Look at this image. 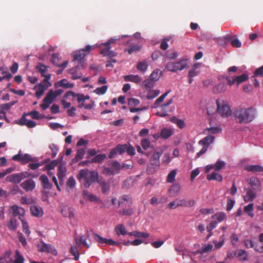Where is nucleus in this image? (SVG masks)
<instances>
[{
    "mask_svg": "<svg viewBox=\"0 0 263 263\" xmlns=\"http://www.w3.org/2000/svg\"><path fill=\"white\" fill-rule=\"evenodd\" d=\"M233 115L238 123H248L255 119L256 110L252 107L247 108L239 107L235 110Z\"/></svg>",
    "mask_w": 263,
    "mask_h": 263,
    "instance_id": "f257e3e1",
    "label": "nucleus"
},
{
    "mask_svg": "<svg viewBox=\"0 0 263 263\" xmlns=\"http://www.w3.org/2000/svg\"><path fill=\"white\" fill-rule=\"evenodd\" d=\"M100 176L95 171H89L88 169L81 170L77 176L79 181L84 180L83 184L85 188H89L92 183L97 182Z\"/></svg>",
    "mask_w": 263,
    "mask_h": 263,
    "instance_id": "f03ea898",
    "label": "nucleus"
},
{
    "mask_svg": "<svg viewBox=\"0 0 263 263\" xmlns=\"http://www.w3.org/2000/svg\"><path fill=\"white\" fill-rule=\"evenodd\" d=\"M187 65V60L186 59H181L176 62H168L165 68L170 71L176 72L184 69Z\"/></svg>",
    "mask_w": 263,
    "mask_h": 263,
    "instance_id": "7ed1b4c3",
    "label": "nucleus"
},
{
    "mask_svg": "<svg viewBox=\"0 0 263 263\" xmlns=\"http://www.w3.org/2000/svg\"><path fill=\"white\" fill-rule=\"evenodd\" d=\"M117 40L116 39L111 38L108 42L101 44L100 53L103 54V56H108L110 58L115 57L116 55V52L110 49L111 48L110 45L115 44Z\"/></svg>",
    "mask_w": 263,
    "mask_h": 263,
    "instance_id": "20e7f679",
    "label": "nucleus"
},
{
    "mask_svg": "<svg viewBox=\"0 0 263 263\" xmlns=\"http://www.w3.org/2000/svg\"><path fill=\"white\" fill-rule=\"evenodd\" d=\"M218 112L223 117H228L231 115L232 111L230 106L223 101L217 100Z\"/></svg>",
    "mask_w": 263,
    "mask_h": 263,
    "instance_id": "39448f33",
    "label": "nucleus"
},
{
    "mask_svg": "<svg viewBox=\"0 0 263 263\" xmlns=\"http://www.w3.org/2000/svg\"><path fill=\"white\" fill-rule=\"evenodd\" d=\"M12 159L13 160L18 161L23 164L36 160V158L32 157L30 154H25L23 155L21 151L17 154L14 155Z\"/></svg>",
    "mask_w": 263,
    "mask_h": 263,
    "instance_id": "423d86ee",
    "label": "nucleus"
},
{
    "mask_svg": "<svg viewBox=\"0 0 263 263\" xmlns=\"http://www.w3.org/2000/svg\"><path fill=\"white\" fill-rule=\"evenodd\" d=\"M38 250L41 252H46L52 254L53 255L58 254V251L54 246L50 244H47L42 241L41 244L37 245Z\"/></svg>",
    "mask_w": 263,
    "mask_h": 263,
    "instance_id": "0eeeda50",
    "label": "nucleus"
},
{
    "mask_svg": "<svg viewBox=\"0 0 263 263\" xmlns=\"http://www.w3.org/2000/svg\"><path fill=\"white\" fill-rule=\"evenodd\" d=\"M29 176V174L27 172H23L20 173L14 174L8 177L9 179V181L14 183H20L23 179L28 177Z\"/></svg>",
    "mask_w": 263,
    "mask_h": 263,
    "instance_id": "6e6552de",
    "label": "nucleus"
},
{
    "mask_svg": "<svg viewBox=\"0 0 263 263\" xmlns=\"http://www.w3.org/2000/svg\"><path fill=\"white\" fill-rule=\"evenodd\" d=\"M133 204L132 198L128 195H123L119 197L118 199V206L122 207L127 206L130 207Z\"/></svg>",
    "mask_w": 263,
    "mask_h": 263,
    "instance_id": "1a4fd4ad",
    "label": "nucleus"
},
{
    "mask_svg": "<svg viewBox=\"0 0 263 263\" xmlns=\"http://www.w3.org/2000/svg\"><path fill=\"white\" fill-rule=\"evenodd\" d=\"M92 47L91 46L87 45L82 50L78 51L74 54L73 56V61H78V62H80L81 60H84L85 61L84 58L86 55H87V54L84 53V51L89 53Z\"/></svg>",
    "mask_w": 263,
    "mask_h": 263,
    "instance_id": "9d476101",
    "label": "nucleus"
},
{
    "mask_svg": "<svg viewBox=\"0 0 263 263\" xmlns=\"http://www.w3.org/2000/svg\"><path fill=\"white\" fill-rule=\"evenodd\" d=\"M94 239L96 241L99 242L101 245L107 244L110 246H117L119 245V243L117 241L113 240L111 239H106L102 237L98 234H94Z\"/></svg>",
    "mask_w": 263,
    "mask_h": 263,
    "instance_id": "9b49d317",
    "label": "nucleus"
},
{
    "mask_svg": "<svg viewBox=\"0 0 263 263\" xmlns=\"http://www.w3.org/2000/svg\"><path fill=\"white\" fill-rule=\"evenodd\" d=\"M163 152L161 150L155 151L153 154L152 155L149 161L151 164L154 166V167H158L160 165L159 158Z\"/></svg>",
    "mask_w": 263,
    "mask_h": 263,
    "instance_id": "f8f14e48",
    "label": "nucleus"
},
{
    "mask_svg": "<svg viewBox=\"0 0 263 263\" xmlns=\"http://www.w3.org/2000/svg\"><path fill=\"white\" fill-rule=\"evenodd\" d=\"M101 188V192L103 194H106L109 192L110 189V182L103 179L100 176L97 182Z\"/></svg>",
    "mask_w": 263,
    "mask_h": 263,
    "instance_id": "ddd939ff",
    "label": "nucleus"
},
{
    "mask_svg": "<svg viewBox=\"0 0 263 263\" xmlns=\"http://www.w3.org/2000/svg\"><path fill=\"white\" fill-rule=\"evenodd\" d=\"M52 93L51 92H48L43 99V103L40 105L41 107L43 110L47 109L54 100V98L52 96Z\"/></svg>",
    "mask_w": 263,
    "mask_h": 263,
    "instance_id": "4468645a",
    "label": "nucleus"
},
{
    "mask_svg": "<svg viewBox=\"0 0 263 263\" xmlns=\"http://www.w3.org/2000/svg\"><path fill=\"white\" fill-rule=\"evenodd\" d=\"M21 186L26 192L31 191L34 190L35 186L34 181L32 179H28L24 181L21 184Z\"/></svg>",
    "mask_w": 263,
    "mask_h": 263,
    "instance_id": "2eb2a0df",
    "label": "nucleus"
},
{
    "mask_svg": "<svg viewBox=\"0 0 263 263\" xmlns=\"http://www.w3.org/2000/svg\"><path fill=\"white\" fill-rule=\"evenodd\" d=\"M61 213L64 217H68L70 219L74 218V214L72 209L67 205H63L62 206Z\"/></svg>",
    "mask_w": 263,
    "mask_h": 263,
    "instance_id": "dca6fc26",
    "label": "nucleus"
},
{
    "mask_svg": "<svg viewBox=\"0 0 263 263\" xmlns=\"http://www.w3.org/2000/svg\"><path fill=\"white\" fill-rule=\"evenodd\" d=\"M18 124L20 125H26L28 128H33L36 125V123L32 120H28L26 118V114L24 113L19 121Z\"/></svg>",
    "mask_w": 263,
    "mask_h": 263,
    "instance_id": "f3484780",
    "label": "nucleus"
},
{
    "mask_svg": "<svg viewBox=\"0 0 263 263\" xmlns=\"http://www.w3.org/2000/svg\"><path fill=\"white\" fill-rule=\"evenodd\" d=\"M60 59L59 58V54L58 53H53L52 55V57L51 59V62L53 64L59 67H63V68H65L68 64V61H65L64 63L61 64L59 62Z\"/></svg>",
    "mask_w": 263,
    "mask_h": 263,
    "instance_id": "a211bd4d",
    "label": "nucleus"
},
{
    "mask_svg": "<svg viewBox=\"0 0 263 263\" xmlns=\"http://www.w3.org/2000/svg\"><path fill=\"white\" fill-rule=\"evenodd\" d=\"M211 218L214 220H216L218 224L222 222L227 218V215L223 212H219L211 216Z\"/></svg>",
    "mask_w": 263,
    "mask_h": 263,
    "instance_id": "6ab92c4d",
    "label": "nucleus"
},
{
    "mask_svg": "<svg viewBox=\"0 0 263 263\" xmlns=\"http://www.w3.org/2000/svg\"><path fill=\"white\" fill-rule=\"evenodd\" d=\"M11 210L13 212V215L14 216H19L22 218H24L23 216L25 214V210L23 208L19 207L16 205H14L11 206Z\"/></svg>",
    "mask_w": 263,
    "mask_h": 263,
    "instance_id": "aec40b11",
    "label": "nucleus"
},
{
    "mask_svg": "<svg viewBox=\"0 0 263 263\" xmlns=\"http://www.w3.org/2000/svg\"><path fill=\"white\" fill-rule=\"evenodd\" d=\"M214 139L215 137L214 136L209 135L199 140L198 144L201 145L209 147L210 144L213 142Z\"/></svg>",
    "mask_w": 263,
    "mask_h": 263,
    "instance_id": "412c9836",
    "label": "nucleus"
},
{
    "mask_svg": "<svg viewBox=\"0 0 263 263\" xmlns=\"http://www.w3.org/2000/svg\"><path fill=\"white\" fill-rule=\"evenodd\" d=\"M31 214L36 217H41L43 214L42 209L36 205H32L30 208Z\"/></svg>",
    "mask_w": 263,
    "mask_h": 263,
    "instance_id": "4be33fe9",
    "label": "nucleus"
},
{
    "mask_svg": "<svg viewBox=\"0 0 263 263\" xmlns=\"http://www.w3.org/2000/svg\"><path fill=\"white\" fill-rule=\"evenodd\" d=\"M245 170L252 173L263 172V167L259 165H248L245 166Z\"/></svg>",
    "mask_w": 263,
    "mask_h": 263,
    "instance_id": "5701e85b",
    "label": "nucleus"
},
{
    "mask_svg": "<svg viewBox=\"0 0 263 263\" xmlns=\"http://www.w3.org/2000/svg\"><path fill=\"white\" fill-rule=\"evenodd\" d=\"M256 193L254 189H248L247 191L246 195L244 197V200L246 202H251L256 197Z\"/></svg>",
    "mask_w": 263,
    "mask_h": 263,
    "instance_id": "b1692460",
    "label": "nucleus"
},
{
    "mask_svg": "<svg viewBox=\"0 0 263 263\" xmlns=\"http://www.w3.org/2000/svg\"><path fill=\"white\" fill-rule=\"evenodd\" d=\"M174 133V130L170 128H163L161 129L160 136L163 139H167L170 138Z\"/></svg>",
    "mask_w": 263,
    "mask_h": 263,
    "instance_id": "393cba45",
    "label": "nucleus"
},
{
    "mask_svg": "<svg viewBox=\"0 0 263 263\" xmlns=\"http://www.w3.org/2000/svg\"><path fill=\"white\" fill-rule=\"evenodd\" d=\"M39 180L41 181L42 185L45 189H50L52 185L49 183L48 177L45 175H42L40 177Z\"/></svg>",
    "mask_w": 263,
    "mask_h": 263,
    "instance_id": "a878e982",
    "label": "nucleus"
},
{
    "mask_svg": "<svg viewBox=\"0 0 263 263\" xmlns=\"http://www.w3.org/2000/svg\"><path fill=\"white\" fill-rule=\"evenodd\" d=\"M83 196L84 199H88L91 202L98 201L99 198L96 195L89 193L87 190L83 191Z\"/></svg>",
    "mask_w": 263,
    "mask_h": 263,
    "instance_id": "bb28decb",
    "label": "nucleus"
},
{
    "mask_svg": "<svg viewBox=\"0 0 263 263\" xmlns=\"http://www.w3.org/2000/svg\"><path fill=\"white\" fill-rule=\"evenodd\" d=\"M74 86L73 83H69L65 79H63L55 84V87H62L64 88H72Z\"/></svg>",
    "mask_w": 263,
    "mask_h": 263,
    "instance_id": "cd10ccee",
    "label": "nucleus"
},
{
    "mask_svg": "<svg viewBox=\"0 0 263 263\" xmlns=\"http://www.w3.org/2000/svg\"><path fill=\"white\" fill-rule=\"evenodd\" d=\"M227 85L223 83H220L213 88V92L214 93L218 94L223 92L226 90Z\"/></svg>",
    "mask_w": 263,
    "mask_h": 263,
    "instance_id": "c85d7f7f",
    "label": "nucleus"
},
{
    "mask_svg": "<svg viewBox=\"0 0 263 263\" xmlns=\"http://www.w3.org/2000/svg\"><path fill=\"white\" fill-rule=\"evenodd\" d=\"M85 153V151L84 149H79L77 152V154L75 157L73 158L71 160L72 163H76L78 162L80 160L82 159L83 158Z\"/></svg>",
    "mask_w": 263,
    "mask_h": 263,
    "instance_id": "c756f323",
    "label": "nucleus"
},
{
    "mask_svg": "<svg viewBox=\"0 0 263 263\" xmlns=\"http://www.w3.org/2000/svg\"><path fill=\"white\" fill-rule=\"evenodd\" d=\"M66 168L65 166L60 164L58 168V177L60 181L63 180L66 175Z\"/></svg>",
    "mask_w": 263,
    "mask_h": 263,
    "instance_id": "7c9ffc66",
    "label": "nucleus"
},
{
    "mask_svg": "<svg viewBox=\"0 0 263 263\" xmlns=\"http://www.w3.org/2000/svg\"><path fill=\"white\" fill-rule=\"evenodd\" d=\"M180 190V185L178 183L172 185L169 189L168 192L171 196H176L179 192Z\"/></svg>",
    "mask_w": 263,
    "mask_h": 263,
    "instance_id": "2f4dec72",
    "label": "nucleus"
},
{
    "mask_svg": "<svg viewBox=\"0 0 263 263\" xmlns=\"http://www.w3.org/2000/svg\"><path fill=\"white\" fill-rule=\"evenodd\" d=\"M170 121L172 123L176 124L177 126L181 129L183 128L185 126V123L183 120L178 119L176 117H173L171 118L170 119Z\"/></svg>",
    "mask_w": 263,
    "mask_h": 263,
    "instance_id": "473e14b6",
    "label": "nucleus"
},
{
    "mask_svg": "<svg viewBox=\"0 0 263 263\" xmlns=\"http://www.w3.org/2000/svg\"><path fill=\"white\" fill-rule=\"evenodd\" d=\"M206 178L209 181L215 180L219 182L222 181L223 179L222 176L215 172H213L210 175H208Z\"/></svg>",
    "mask_w": 263,
    "mask_h": 263,
    "instance_id": "72a5a7b5",
    "label": "nucleus"
},
{
    "mask_svg": "<svg viewBox=\"0 0 263 263\" xmlns=\"http://www.w3.org/2000/svg\"><path fill=\"white\" fill-rule=\"evenodd\" d=\"M249 183L254 190L258 189L260 184L259 180L255 177H251L249 179Z\"/></svg>",
    "mask_w": 263,
    "mask_h": 263,
    "instance_id": "f704fd0d",
    "label": "nucleus"
},
{
    "mask_svg": "<svg viewBox=\"0 0 263 263\" xmlns=\"http://www.w3.org/2000/svg\"><path fill=\"white\" fill-rule=\"evenodd\" d=\"M48 87V86H45L42 83L39 84L37 90L35 92V96L37 98H40L44 93L45 90Z\"/></svg>",
    "mask_w": 263,
    "mask_h": 263,
    "instance_id": "c9c22d12",
    "label": "nucleus"
},
{
    "mask_svg": "<svg viewBox=\"0 0 263 263\" xmlns=\"http://www.w3.org/2000/svg\"><path fill=\"white\" fill-rule=\"evenodd\" d=\"M17 101H11L8 103L3 104L1 105V113L5 114L6 111L9 110Z\"/></svg>",
    "mask_w": 263,
    "mask_h": 263,
    "instance_id": "e433bc0d",
    "label": "nucleus"
},
{
    "mask_svg": "<svg viewBox=\"0 0 263 263\" xmlns=\"http://www.w3.org/2000/svg\"><path fill=\"white\" fill-rule=\"evenodd\" d=\"M126 81L133 82L136 83H139L141 81V78L138 75H129L125 77Z\"/></svg>",
    "mask_w": 263,
    "mask_h": 263,
    "instance_id": "4c0bfd02",
    "label": "nucleus"
},
{
    "mask_svg": "<svg viewBox=\"0 0 263 263\" xmlns=\"http://www.w3.org/2000/svg\"><path fill=\"white\" fill-rule=\"evenodd\" d=\"M48 67V66H46L41 63H39L36 66V70L41 73L42 76H45V75H46V72L47 70Z\"/></svg>",
    "mask_w": 263,
    "mask_h": 263,
    "instance_id": "58836bf2",
    "label": "nucleus"
},
{
    "mask_svg": "<svg viewBox=\"0 0 263 263\" xmlns=\"http://www.w3.org/2000/svg\"><path fill=\"white\" fill-rule=\"evenodd\" d=\"M134 213V210L130 206L128 208L123 209L119 211V214L123 216H131Z\"/></svg>",
    "mask_w": 263,
    "mask_h": 263,
    "instance_id": "ea45409f",
    "label": "nucleus"
},
{
    "mask_svg": "<svg viewBox=\"0 0 263 263\" xmlns=\"http://www.w3.org/2000/svg\"><path fill=\"white\" fill-rule=\"evenodd\" d=\"M234 78L236 81V83L237 85L238 86L240 83L248 80L249 77L248 74L243 73L241 76L234 77Z\"/></svg>",
    "mask_w": 263,
    "mask_h": 263,
    "instance_id": "a19ab883",
    "label": "nucleus"
},
{
    "mask_svg": "<svg viewBox=\"0 0 263 263\" xmlns=\"http://www.w3.org/2000/svg\"><path fill=\"white\" fill-rule=\"evenodd\" d=\"M177 174V170H173L167 175L166 181L168 183H173L175 180V177Z\"/></svg>",
    "mask_w": 263,
    "mask_h": 263,
    "instance_id": "79ce46f5",
    "label": "nucleus"
},
{
    "mask_svg": "<svg viewBox=\"0 0 263 263\" xmlns=\"http://www.w3.org/2000/svg\"><path fill=\"white\" fill-rule=\"evenodd\" d=\"M199 73V71L196 70V69H191L189 71L188 73V78H189V82L190 84H191L193 81V78L198 76Z\"/></svg>",
    "mask_w": 263,
    "mask_h": 263,
    "instance_id": "37998d69",
    "label": "nucleus"
},
{
    "mask_svg": "<svg viewBox=\"0 0 263 263\" xmlns=\"http://www.w3.org/2000/svg\"><path fill=\"white\" fill-rule=\"evenodd\" d=\"M19 219L21 220L22 223V228L23 232L27 235L29 236L30 232L29 229L28 223L24 218H22L21 217H19Z\"/></svg>",
    "mask_w": 263,
    "mask_h": 263,
    "instance_id": "c03bdc74",
    "label": "nucleus"
},
{
    "mask_svg": "<svg viewBox=\"0 0 263 263\" xmlns=\"http://www.w3.org/2000/svg\"><path fill=\"white\" fill-rule=\"evenodd\" d=\"M148 65L145 61L139 62L137 65V68L138 70L144 72L147 70Z\"/></svg>",
    "mask_w": 263,
    "mask_h": 263,
    "instance_id": "a18cd8bd",
    "label": "nucleus"
},
{
    "mask_svg": "<svg viewBox=\"0 0 263 263\" xmlns=\"http://www.w3.org/2000/svg\"><path fill=\"white\" fill-rule=\"evenodd\" d=\"M106 156L105 154H98L96 155L91 160V162L92 163H100L104 159H105Z\"/></svg>",
    "mask_w": 263,
    "mask_h": 263,
    "instance_id": "49530a36",
    "label": "nucleus"
},
{
    "mask_svg": "<svg viewBox=\"0 0 263 263\" xmlns=\"http://www.w3.org/2000/svg\"><path fill=\"white\" fill-rule=\"evenodd\" d=\"M253 210V204L250 203L248 205L244 207V211L246 212L250 217H253L254 214L252 213Z\"/></svg>",
    "mask_w": 263,
    "mask_h": 263,
    "instance_id": "de8ad7c7",
    "label": "nucleus"
},
{
    "mask_svg": "<svg viewBox=\"0 0 263 263\" xmlns=\"http://www.w3.org/2000/svg\"><path fill=\"white\" fill-rule=\"evenodd\" d=\"M160 93V91L159 90H150L148 92L146 98L148 100H151L155 98H156L157 96H158V95Z\"/></svg>",
    "mask_w": 263,
    "mask_h": 263,
    "instance_id": "09e8293b",
    "label": "nucleus"
},
{
    "mask_svg": "<svg viewBox=\"0 0 263 263\" xmlns=\"http://www.w3.org/2000/svg\"><path fill=\"white\" fill-rule=\"evenodd\" d=\"M226 165V163L221 160H218L216 163L214 165V167L215 172H218L219 170L223 168Z\"/></svg>",
    "mask_w": 263,
    "mask_h": 263,
    "instance_id": "8fccbe9b",
    "label": "nucleus"
},
{
    "mask_svg": "<svg viewBox=\"0 0 263 263\" xmlns=\"http://www.w3.org/2000/svg\"><path fill=\"white\" fill-rule=\"evenodd\" d=\"M130 235H134L137 237L147 238L149 234L146 232H140L139 231H134L129 234Z\"/></svg>",
    "mask_w": 263,
    "mask_h": 263,
    "instance_id": "3c124183",
    "label": "nucleus"
},
{
    "mask_svg": "<svg viewBox=\"0 0 263 263\" xmlns=\"http://www.w3.org/2000/svg\"><path fill=\"white\" fill-rule=\"evenodd\" d=\"M116 231L118 235H125L126 234L125 227L122 224H118L116 228Z\"/></svg>",
    "mask_w": 263,
    "mask_h": 263,
    "instance_id": "603ef678",
    "label": "nucleus"
},
{
    "mask_svg": "<svg viewBox=\"0 0 263 263\" xmlns=\"http://www.w3.org/2000/svg\"><path fill=\"white\" fill-rule=\"evenodd\" d=\"M108 89V86L107 85H104L100 87H97L95 90L94 92L97 93L98 95H102L105 94Z\"/></svg>",
    "mask_w": 263,
    "mask_h": 263,
    "instance_id": "864d4df0",
    "label": "nucleus"
},
{
    "mask_svg": "<svg viewBox=\"0 0 263 263\" xmlns=\"http://www.w3.org/2000/svg\"><path fill=\"white\" fill-rule=\"evenodd\" d=\"M16 222V219L15 218H11L8 224L9 229L12 231H15L17 228Z\"/></svg>",
    "mask_w": 263,
    "mask_h": 263,
    "instance_id": "5fc2aeb1",
    "label": "nucleus"
},
{
    "mask_svg": "<svg viewBox=\"0 0 263 263\" xmlns=\"http://www.w3.org/2000/svg\"><path fill=\"white\" fill-rule=\"evenodd\" d=\"M89 99L90 97L88 95L84 96L82 93H78L77 95V99L79 103L84 102L86 100H89Z\"/></svg>",
    "mask_w": 263,
    "mask_h": 263,
    "instance_id": "6e6d98bb",
    "label": "nucleus"
},
{
    "mask_svg": "<svg viewBox=\"0 0 263 263\" xmlns=\"http://www.w3.org/2000/svg\"><path fill=\"white\" fill-rule=\"evenodd\" d=\"M71 254L74 256V259L77 260L79 258V253L77 247L72 246L70 248Z\"/></svg>",
    "mask_w": 263,
    "mask_h": 263,
    "instance_id": "4d7b16f0",
    "label": "nucleus"
},
{
    "mask_svg": "<svg viewBox=\"0 0 263 263\" xmlns=\"http://www.w3.org/2000/svg\"><path fill=\"white\" fill-rule=\"evenodd\" d=\"M70 73L72 75V79L73 80H77L80 79L82 74L81 73L78 72V71L76 70V68H71L70 69Z\"/></svg>",
    "mask_w": 263,
    "mask_h": 263,
    "instance_id": "13d9d810",
    "label": "nucleus"
},
{
    "mask_svg": "<svg viewBox=\"0 0 263 263\" xmlns=\"http://www.w3.org/2000/svg\"><path fill=\"white\" fill-rule=\"evenodd\" d=\"M170 92L169 91L165 92L164 94L161 95L160 97H159L155 102L154 105H155V107H157V106L160 104V103L162 102L165 98L167 96V95Z\"/></svg>",
    "mask_w": 263,
    "mask_h": 263,
    "instance_id": "bf43d9fd",
    "label": "nucleus"
},
{
    "mask_svg": "<svg viewBox=\"0 0 263 263\" xmlns=\"http://www.w3.org/2000/svg\"><path fill=\"white\" fill-rule=\"evenodd\" d=\"M238 256L243 261L248 259V253L245 250H240L238 252Z\"/></svg>",
    "mask_w": 263,
    "mask_h": 263,
    "instance_id": "052dcab7",
    "label": "nucleus"
},
{
    "mask_svg": "<svg viewBox=\"0 0 263 263\" xmlns=\"http://www.w3.org/2000/svg\"><path fill=\"white\" fill-rule=\"evenodd\" d=\"M58 163L59 161L58 160H52L50 163L47 164L45 167L48 170H53L58 165Z\"/></svg>",
    "mask_w": 263,
    "mask_h": 263,
    "instance_id": "680f3d73",
    "label": "nucleus"
},
{
    "mask_svg": "<svg viewBox=\"0 0 263 263\" xmlns=\"http://www.w3.org/2000/svg\"><path fill=\"white\" fill-rule=\"evenodd\" d=\"M166 107H161V110L160 111H158L156 113V115L160 117H164L168 115V110H166Z\"/></svg>",
    "mask_w": 263,
    "mask_h": 263,
    "instance_id": "e2e57ef3",
    "label": "nucleus"
},
{
    "mask_svg": "<svg viewBox=\"0 0 263 263\" xmlns=\"http://www.w3.org/2000/svg\"><path fill=\"white\" fill-rule=\"evenodd\" d=\"M49 148L52 151L51 156L52 158H54L58 152V147L55 144H51L49 145Z\"/></svg>",
    "mask_w": 263,
    "mask_h": 263,
    "instance_id": "0e129e2a",
    "label": "nucleus"
},
{
    "mask_svg": "<svg viewBox=\"0 0 263 263\" xmlns=\"http://www.w3.org/2000/svg\"><path fill=\"white\" fill-rule=\"evenodd\" d=\"M208 131L210 134H216L221 131V129L218 127H209L205 129L204 132Z\"/></svg>",
    "mask_w": 263,
    "mask_h": 263,
    "instance_id": "69168bd1",
    "label": "nucleus"
},
{
    "mask_svg": "<svg viewBox=\"0 0 263 263\" xmlns=\"http://www.w3.org/2000/svg\"><path fill=\"white\" fill-rule=\"evenodd\" d=\"M217 225V222L216 220H213L209 224L206 226V230L208 232H210L214 229Z\"/></svg>",
    "mask_w": 263,
    "mask_h": 263,
    "instance_id": "338daca9",
    "label": "nucleus"
},
{
    "mask_svg": "<svg viewBox=\"0 0 263 263\" xmlns=\"http://www.w3.org/2000/svg\"><path fill=\"white\" fill-rule=\"evenodd\" d=\"M141 144L142 148L146 150L150 146V141L148 139H142L141 141Z\"/></svg>",
    "mask_w": 263,
    "mask_h": 263,
    "instance_id": "774afa93",
    "label": "nucleus"
}]
</instances>
